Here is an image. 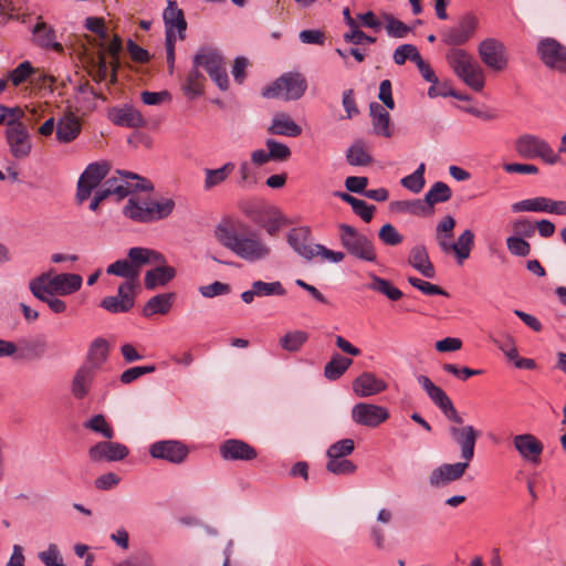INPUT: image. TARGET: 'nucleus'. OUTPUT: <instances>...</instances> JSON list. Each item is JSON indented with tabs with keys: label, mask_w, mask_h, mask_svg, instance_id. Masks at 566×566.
<instances>
[{
	"label": "nucleus",
	"mask_w": 566,
	"mask_h": 566,
	"mask_svg": "<svg viewBox=\"0 0 566 566\" xmlns=\"http://www.w3.org/2000/svg\"><path fill=\"white\" fill-rule=\"evenodd\" d=\"M213 234L223 248L248 262L264 260L271 253V248L260 234L239 219L222 218L214 227Z\"/></svg>",
	"instance_id": "obj_1"
},
{
	"label": "nucleus",
	"mask_w": 566,
	"mask_h": 566,
	"mask_svg": "<svg viewBox=\"0 0 566 566\" xmlns=\"http://www.w3.org/2000/svg\"><path fill=\"white\" fill-rule=\"evenodd\" d=\"M109 172V165L105 161L90 164L77 181L76 188V201L83 203L86 201L95 190L94 197L98 198L101 202L113 196L109 188H105L102 181L106 178ZM116 188L113 189V191Z\"/></svg>",
	"instance_id": "obj_2"
},
{
	"label": "nucleus",
	"mask_w": 566,
	"mask_h": 566,
	"mask_svg": "<svg viewBox=\"0 0 566 566\" xmlns=\"http://www.w3.org/2000/svg\"><path fill=\"white\" fill-rule=\"evenodd\" d=\"M338 229L340 243L348 254L366 262L377 261V253L370 239L346 223H340Z\"/></svg>",
	"instance_id": "obj_3"
},
{
	"label": "nucleus",
	"mask_w": 566,
	"mask_h": 566,
	"mask_svg": "<svg viewBox=\"0 0 566 566\" xmlns=\"http://www.w3.org/2000/svg\"><path fill=\"white\" fill-rule=\"evenodd\" d=\"M175 201L170 198L163 201H153L146 207L140 206L137 200L130 198L124 207L123 213L133 221L149 223L161 220L171 214Z\"/></svg>",
	"instance_id": "obj_4"
},
{
	"label": "nucleus",
	"mask_w": 566,
	"mask_h": 566,
	"mask_svg": "<svg viewBox=\"0 0 566 566\" xmlns=\"http://www.w3.org/2000/svg\"><path fill=\"white\" fill-rule=\"evenodd\" d=\"M307 87L302 73H283L271 85L262 91L266 98H283L285 101L298 99Z\"/></svg>",
	"instance_id": "obj_5"
},
{
	"label": "nucleus",
	"mask_w": 566,
	"mask_h": 566,
	"mask_svg": "<svg viewBox=\"0 0 566 566\" xmlns=\"http://www.w3.org/2000/svg\"><path fill=\"white\" fill-rule=\"evenodd\" d=\"M516 153L526 159L539 157L547 164H555L558 156L547 142L532 134L521 135L514 144Z\"/></svg>",
	"instance_id": "obj_6"
},
{
	"label": "nucleus",
	"mask_w": 566,
	"mask_h": 566,
	"mask_svg": "<svg viewBox=\"0 0 566 566\" xmlns=\"http://www.w3.org/2000/svg\"><path fill=\"white\" fill-rule=\"evenodd\" d=\"M118 172L123 178L112 177L103 182L104 187L109 188V190L117 188L114 191H112V195L116 196L117 201L123 200L129 193L136 191H151L154 189V186L149 180L134 172Z\"/></svg>",
	"instance_id": "obj_7"
},
{
	"label": "nucleus",
	"mask_w": 566,
	"mask_h": 566,
	"mask_svg": "<svg viewBox=\"0 0 566 566\" xmlns=\"http://www.w3.org/2000/svg\"><path fill=\"white\" fill-rule=\"evenodd\" d=\"M536 53L546 67L556 71H566V45L556 39H542L537 43Z\"/></svg>",
	"instance_id": "obj_8"
},
{
	"label": "nucleus",
	"mask_w": 566,
	"mask_h": 566,
	"mask_svg": "<svg viewBox=\"0 0 566 566\" xmlns=\"http://www.w3.org/2000/svg\"><path fill=\"white\" fill-rule=\"evenodd\" d=\"M419 385L426 390L429 398L440 408L444 416L457 424H462L463 419L458 413L451 399L448 395L438 386H436L428 376L420 375L417 378Z\"/></svg>",
	"instance_id": "obj_9"
},
{
	"label": "nucleus",
	"mask_w": 566,
	"mask_h": 566,
	"mask_svg": "<svg viewBox=\"0 0 566 566\" xmlns=\"http://www.w3.org/2000/svg\"><path fill=\"white\" fill-rule=\"evenodd\" d=\"M479 54L482 62L493 71H502L507 67L505 45L497 39L483 40L479 45Z\"/></svg>",
	"instance_id": "obj_10"
},
{
	"label": "nucleus",
	"mask_w": 566,
	"mask_h": 566,
	"mask_svg": "<svg viewBox=\"0 0 566 566\" xmlns=\"http://www.w3.org/2000/svg\"><path fill=\"white\" fill-rule=\"evenodd\" d=\"M123 49V40L116 33L113 35L109 42H102L98 49L97 71H120V69L125 65L120 61Z\"/></svg>",
	"instance_id": "obj_11"
},
{
	"label": "nucleus",
	"mask_w": 566,
	"mask_h": 566,
	"mask_svg": "<svg viewBox=\"0 0 566 566\" xmlns=\"http://www.w3.org/2000/svg\"><path fill=\"white\" fill-rule=\"evenodd\" d=\"M149 453L154 459L166 460L171 463H181L188 457L187 446L177 440H163L153 443Z\"/></svg>",
	"instance_id": "obj_12"
},
{
	"label": "nucleus",
	"mask_w": 566,
	"mask_h": 566,
	"mask_svg": "<svg viewBox=\"0 0 566 566\" xmlns=\"http://www.w3.org/2000/svg\"><path fill=\"white\" fill-rule=\"evenodd\" d=\"M352 418L357 424L375 428L389 418V412L385 407L359 402L353 407Z\"/></svg>",
	"instance_id": "obj_13"
},
{
	"label": "nucleus",
	"mask_w": 566,
	"mask_h": 566,
	"mask_svg": "<svg viewBox=\"0 0 566 566\" xmlns=\"http://www.w3.org/2000/svg\"><path fill=\"white\" fill-rule=\"evenodd\" d=\"M219 452L224 461H252L258 457L254 447L239 439L223 441L219 447Z\"/></svg>",
	"instance_id": "obj_14"
},
{
	"label": "nucleus",
	"mask_w": 566,
	"mask_h": 566,
	"mask_svg": "<svg viewBox=\"0 0 566 566\" xmlns=\"http://www.w3.org/2000/svg\"><path fill=\"white\" fill-rule=\"evenodd\" d=\"M478 19L468 13L463 15L455 27L450 28L443 34V42L450 45H461L465 43L475 32Z\"/></svg>",
	"instance_id": "obj_15"
},
{
	"label": "nucleus",
	"mask_w": 566,
	"mask_h": 566,
	"mask_svg": "<svg viewBox=\"0 0 566 566\" xmlns=\"http://www.w3.org/2000/svg\"><path fill=\"white\" fill-rule=\"evenodd\" d=\"M6 139L14 158L22 159L30 155L32 144L27 126L18 125L17 128H7Z\"/></svg>",
	"instance_id": "obj_16"
},
{
	"label": "nucleus",
	"mask_w": 566,
	"mask_h": 566,
	"mask_svg": "<svg viewBox=\"0 0 566 566\" xmlns=\"http://www.w3.org/2000/svg\"><path fill=\"white\" fill-rule=\"evenodd\" d=\"M129 453L128 448L119 442L102 441L88 449V457L93 462L120 461Z\"/></svg>",
	"instance_id": "obj_17"
},
{
	"label": "nucleus",
	"mask_w": 566,
	"mask_h": 566,
	"mask_svg": "<svg viewBox=\"0 0 566 566\" xmlns=\"http://www.w3.org/2000/svg\"><path fill=\"white\" fill-rule=\"evenodd\" d=\"M449 431L461 449L462 459L470 462L474 457L475 443L480 432L473 426L450 427Z\"/></svg>",
	"instance_id": "obj_18"
},
{
	"label": "nucleus",
	"mask_w": 566,
	"mask_h": 566,
	"mask_svg": "<svg viewBox=\"0 0 566 566\" xmlns=\"http://www.w3.org/2000/svg\"><path fill=\"white\" fill-rule=\"evenodd\" d=\"M513 444L518 454L526 461L538 463L544 446L532 433L517 434L513 438Z\"/></svg>",
	"instance_id": "obj_19"
},
{
	"label": "nucleus",
	"mask_w": 566,
	"mask_h": 566,
	"mask_svg": "<svg viewBox=\"0 0 566 566\" xmlns=\"http://www.w3.org/2000/svg\"><path fill=\"white\" fill-rule=\"evenodd\" d=\"M468 467L469 462L465 460L464 462H457L453 464H442L431 472L429 482L432 486L438 488L452 481H457L463 476Z\"/></svg>",
	"instance_id": "obj_20"
},
{
	"label": "nucleus",
	"mask_w": 566,
	"mask_h": 566,
	"mask_svg": "<svg viewBox=\"0 0 566 566\" xmlns=\"http://www.w3.org/2000/svg\"><path fill=\"white\" fill-rule=\"evenodd\" d=\"M311 229L308 227L293 228L287 234V243L302 258L311 260L315 256L316 244H310Z\"/></svg>",
	"instance_id": "obj_21"
},
{
	"label": "nucleus",
	"mask_w": 566,
	"mask_h": 566,
	"mask_svg": "<svg viewBox=\"0 0 566 566\" xmlns=\"http://www.w3.org/2000/svg\"><path fill=\"white\" fill-rule=\"evenodd\" d=\"M108 118L117 126L140 128L146 126L143 114L133 106L125 105L120 108H113Z\"/></svg>",
	"instance_id": "obj_22"
},
{
	"label": "nucleus",
	"mask_w": 566,
	"mask_h": 566,
	"mask_svg": "<svg viewBox=\"0 0 566 566\" xmlns=\"http://www.w3.org/2000/svg\"><path fill=\"white\" fill-rule=\"evenodd\" d=\"M163 18L166 27V36L168 35V32L175 34V30H177L180 40L186 38L185 32L187 30V21L185 19L184 11L178 8L175 0H168Z\"/></svg>",
	"instance_id": "obj_23"
},
{
	"label": "nucleus",
	"mask_w": 566,
	"mask_h": 566,
	"mask_svg": "<svg viewBox=\"0 0 566 566\" xmlns=\"http://www.w3.org/2000/svg\"><path fill=\"white\" fill-rule=\"evenodd\" d=\"M387 385L373 373H363L353 381V390L358 397H368L384 391Z\"/></svg>",
	"instance_id": "obj_24"
},
{
	"label": "nucleus",
	"mask_w": 566,
	"mask_h": 566,
	"mask_svg": "<svg viewBox=\"0 0 566 566\" xmlns=\"http://www.w3.org/2000/svg\"><path fill=\"white\" fill-rule=\"evenodd\" d=\"M193 66L203 67L206 71H224L226 62L217 49L205 46L195 55Z\"/></svg>",
	"instance_id": "obj_25"
},
{
	"label": "nucleus",
	"mask_w": 566,
	"mask_h": 566,
	"mask_svg": "<svg viewBox=\"0 0 566 566\" xmlns=\"http://www.w3.org/2000/svg\"><path fill=\"white\" fill-rule=\"evenodd\" d=\"M82 126L78 118L73 114H65L56 124V139L60 143L69 144L81 133Z\"/></svg>",
	"instance_id": "obj_26"
},
{
	"label": "nucleus",
	"mask_w": 566,
	"mask_h": 566,
	"mask_svg": "<svg viewBox=\"0 0 566 566\" xmlns=\"http://www.w3.org/2000/svg\"><path fill=\"white\" fill-rule=\"evenodd\" d=\"M108 354V342L104 338H96L91 343L86 359L83 365L98 371L103 364L107 360Z\"/></svg>",
	"instance_id": "obj_27"
},
{
	"label": "nucleus",
	"mask_w": 566,
	"mask_h": 566,
	"mask_svg": "<svg viewBox=\"0 0 566 566\" xmlns=\"http://www.w3.org/2000/svg\"><path fill=\"white\" fill-rule=\"evenodd\" d=\"M409 264L420 272L423 276L432 279L436 275V270L431 263L427 249L422 244L415 245L408 259Z\"/></svg>",
	"instance_id": "obj_28"
},
{
	"label": "nucleus",
	"mask_w": 566,
	"mask_h": 566,
	"mask_svg": "<svg viewBox=\"0 0 566 566\" xmlns=\"http://www.w3.org/2000/svg\"><path fill=\"white\" fill-rule=\"evenodd\" d=\"M33 42L41 48H51L56 52H62L63 46L61 43L55 41V31L52 27L41 21V19L36 22V24L32 29Z\"/></svg>",
	"instance_id": "obj_29"
},
{
	"label": "nucleus",
	"mask_w": 566,
	"mask_h": 566,
	"mask_svg": "<svg viewBox=\"0 0 566 566\" xmlns=\"http://www.w3.org/2000/svg\"><path fill=\"white\" fill-rule=\"evenodd\" d=\"M82 276L74 273L57 274L50 280V287L54 293L69 295L78 291L82 286Z\"/></svg>",
	"instance_id": "obj_30"
},
{
	"label": "nucleus",
	"mask_w": 566,
	"mask_h": 566,
	"mask_svg": "<svg viewBox=\"0 0 566 566\" xmlns=\"http://www.w3.org/2000/svg\"><path fill=\"white\" fill-rule=\"evenodd\" d=\"M96 374V370L85 365H82L76 370L74 378L72 380V394L74 395L75 398L82 399L88 394L91 385Z\"/></svg>",
	"instance_id": "obj_31"
},
{
	"label": "nucleus",
	"mask_w": 566,
	"mask_h": 566,
	"mask_svg": "<svg viewBox=\"0 0 566 566\" xmlns=\"http://www.w3.org/2000/svg\"><path fill=\"white\" fill-rule=\"evenodd\" d=\"M175 298V293L157 294L147 301L142 314L145 317H150L155 314L166 315L170 312Z\"/></svg>",
	"instance_id": "obj_32"
},
{
	"label": "nucleus",
	"mask_w": 566,
	"mask_h": 566,
	"mask_svg": "<svg viewBox=\"0 0 566 566\" xmlns=\"http://www.w3.org/2000/svg\"><path fill=\"white\" fill-rule=\"evenodd\" d=\"M176 276V270L170 266H156L145 273L144 284L149 291L155 290L158 286H165Z\"/></svg>",
	"instance_id": "obj_33"
},
{
	"label": "nucleus",
	"mask_w": 566,
	"mask_h": 566,
	"mask_svg": "<svg viewBox=\"0 0 566 566\" xmlns=\"http://www.w3.org/2000/svg\"><path fill=\"white\" fill-rule=\"evenodd\" d=\"M268 132L272 135L297 137L302 134V128L289 115L282 113L272 119Z\"/></svg>",
	"instance_id": "obj_34"
},
{
	"label": "nucleus",
	"mask_w": 566,
	"mask_h": 566,
	"mask_svg": "<svg viewBox=\"0 0 566 566\" xmlns=\"http://www.w3.org/2000/svg\"><path fill=\"white\" fill-rule=\"evenodd\" d=\"M455 219L448 214L441 219V221L436 227V240L440 247V249L450 253L452 248V239H453V230L455 227Z\"/></svg>",
	"instance_id": "obj_35"
},
{
	"label": "nucleus",
	"mask_w": 566,
	"mask_h": 566,
	"mask_svg": "<svg viewBox=\"0 0 566 566\" xmlns=\"http://www.w3.org/2000/svg\"><path fill=\"white\" fill-rule=\"evenodd\" d=\"M369 111L373 117L375 133L384 137H390L392 135V130L390 128L389 113L376 102L370 103Z\"/></svg>",
	"instance_id": "obj_36"
},
{
	"label": "nucleus",
	"mask_w": 566,
	"mask_h": 566,
	"mask_svg": "<svg viewBox=\"0 0 566 566\" xmlns=\"http://www.w3.org/2000/svg\"><path fill=\"white\" fill-rule=\"evenodd\" d=\"M46 344L42 339H22L19 342L17 358L23 360H34L42 357L45 353Z\"/></svg>",
	"instance_id": "obj_37"
},
{
	"label": "nucleus",
	"mask_w": 566,
	"mask_h": 566,
	"mask_svg": "<svg viewBox=\"0 0 566 566\" xmlns=\"http://www.w3.org/2000/svg\"><path fill=\"white\" fill-rule=\"evenodd\" d=\"M451 196L452 191L447 184L442 181L434 182L423 198V202L428 205L429 214L433 213L434 205L447 202L451 199Z\"/></svg>",
	"instance_id": "obj_38"
},
{
	"label": "nucleus",
	"mask_w": 566,
	"mask_h": 566,
	"mask_svg": "<svg viewBox=\"0 0 566 566\" xmlns=\"http://www.w3.org/2000/svg\"><path fill=\"white\" fill-rule=\"evenodd\" d=\"M449 66L453 71H475L476 62L462 49H453L447 54Z\"/></svg>",
	"instance_id": "obj_39"
},
{
	"label": "nucleus",
	"mask_w": 566,
	"mask_h": 566,
	"mask_svg": "<svg viewBox=\"0 0 566 566\" xmlns=\"http://www.w3.org/2000/svg\"><path fill=\"white\" fill-rule=\"evenodd\" d=\"M422 74L427 82L432 83V85L429 87V91H428V95L430 97L452 96L460 101H469L470 99V97L468 95L458 93L457 91L449 87L446 83L440 85L438 83V77L436 76V73H422Z\"/></svg>",
	"instance_id": "obj_40"
},
{
	"label": "nucleus",
	"mask_w": 566,
	"mask_h": 566,
	"mask_svg": "<svg viewBox=\"0 0 566 566\" xmlns=\"http://www.w3.org/2000/svg\"><path fill=\"white\" fill-rule=\"evenodd\" d=\"M308 333L301 329H295L285 333L280 339L279 344L282 349L289 353H297L302 349L304 344L308 340Z\"/></svg>",
	"instance_id": "obj_41"
},
{
	"label": "nucleus",
	"mask_w": 566,
	"mask_h": 566,
	"mask_svg": "<svg viewBox=\"0 0 566 566\" xmlns=\"http://www.w3.org/2000/svg\"><path fill=\"white\" fill-rule=\"evenodd\" d=\"M369 277L371 282L367 284V289L386 295L390 301H398L402 297V292L394 286L390 281L374 273H369Z\"/></svg>",
	"instance_id": "obj_42"
},
{
	"label": "nucleus",
	"mask_w": 566,
	"mask_h": 566,
	"mask_svg": "<svg viewBox=\"0 0 566 566\" xmlns=\"http://www.w3.org/2000/svg\"><path fill=\"white\" fill-rule=\"evenodd\" d=\"M234 167L235 166L233 163H227L218 169H205V189L210 190L224 182L228 179V177L233 172Z\"/></svg>",
	"instance_id": "obj_43"
},
{
	"label": "nucleus",
	"mask_w": 566,
	"mask_h": 566,
	"mask_svg": "<svg viewBox=\"0 0 566 566\" xmlns=\"http://www.w3.org/2000/svg\"><path fill=\"white\" fill-rule=\"evenodd\" d=\"M353 364V359L334 354L324 367V376L329 380H337Z\"/></svg>",
	"instance_id": "obj_44"
},
{
	"label": "nucleus",
	"mask_w": 566,
	"mask_h": 566,
	"mask_svg": "<svg viewBox=\"0 0 566 566\" xmlns=\"http://www.w3.org/2000/svg\"><path fill=\"white\" fill-rule=\"evenodd\" d=\"M473 245L474 233L470 229H467L459 235L458 240L452 243L451 252L455 254L461 264L463 260L470 256Z\"/></svg>",
	"instance_id": "obj_45"
},
{
	"label": "nucleus",
	"mask_w": 566,
	"mask_h": 566,
	"mask_svg": "<svg viewBox=\"0 0 566 566\" xmlns=\"http://www.w3.org/2000/svg\"><path fill=\"white\" fill-rule=\"evenodd\" d=\"M206 77L203 73H188L181 90L188 99H195L203 93Z\"/></svg>",
	"instance_id": "obj_46"
},
{
	"label": "nucleus",
	"mask_w": 566,
	"mask_h": 566,
	"mask_svg": "<svg viewBox=\"0 0 566 566\" xmlns=\"http://www.w3.org/2000/svg\"><path fill=\"white\" fill-rule=\"evenodd\" d=\"M390 207L397 212H408L419 217L429 216L428 205L423 202V199L394 201L390 203Z\"/></svg>",
	"instance_id": "obj_47"
},
{
	"label": "nucleus",
	"mask_w": 566,
	"mask_h": 566,
	"mask_svg": "<svg viewBox=\"0 0 566 566\" xmlns=\"http://www.w3.org/2000/svg\"><path fill=\"white\" fill-rule=\"evenodd\" d=\"M346 159L352 166H367L373 161L363 140H356L347 150Z\"/></svg>",
	"instance_id": "obj_48"
},
{
	"label": "nucleus",
	"mask_w": 566,
	"mask_h": 566,
	"mask_svg": "<svg viewBox=\"0 0 566 566\" xmlns=\"http://www.w3.org/2000/svg\"><path fill=\"white\" fill-rule=\"evenodd\" d=\"M106 272L112 275L125 277L128 281H135L138 277V271H135L130 260H117L108 265Z\"/></svg>",
	"instance_id": "obj_49"
},
{
	"label": "nucleus",
	"mask_w": 566,
	"mask_h": 566,
	"mask_svg": "<svg viewBox=\"0 0 566 566\" xmlns=\"http://www.w3.org/2000/svg\"><path fill=\"white\" fill-rule=\"evenodd\" d=\"M134 297H126L124 300L117 296H106L102 300L101 306L111 313H125L134 306Z\"/></svg>",
	"instance_id": "obj_50"
},
{
	"label": "nucleus",
	"mask_w": 566,
	"mask_h": 566,
	"mask_svg": "<svg viewBox=\"0 0 566 566\" xmlns=\"http://www.w3.org/2000/svg\"><path fill=\"white\" fill-rule=\"evenodd\" d=\"M549 198L546 197H536L532 199H525L518 202H515L512 206L514 212L521 211H535V212H547Z\"/></svg>",
	"instance_id": "obj_51"
},
{
	"label": "nucleus",
	"mask_w": 566,
	"mask_h": 566,
	"mask_svg": "<svg viewBox=\"0 0 566 566\" xmlns=\"http://www.w3.org/2000/svg\"><path fill=\"white\" fill-rule=\"evenodd\" d=\"M424 164H420L418 168L409 176H406L401 179V185L413 193H419L426 184L424 180Z\"/></svg>",
	"instance_id": "obj_52"
},
{
	"label": "nucleus",
	"mask_w": 566,
	"mask_h": 566,
	"mask_svg": "<svg viewBox=\"0 0 566 566\" xmlns=\"http://www.w3.org/2000/svg\"><path fill=\"white\" fill-rule=\"evenodd\" d=\"M355 450V442L353 439H342L332 446L326 451L328 459L346 458L350 455Z\"/></svg>",
	"instance_id": "obj_53"
},
{
	"label": "nucleus",
	"mask_w": 566,
	"mask_h": 566,
	"mask_svg": "<svg viewBox=\"0 0 566 566\" xmlns=\"http://www.w3.org/2000/svg\"><path fill=\"white\" fill-rule=\"evenodd\" d=\"M326 470L336 475H349L357 470V465L345 458L328 459Z\"/></svg>",
	"instance_id": "obj_54"
},
{
	"label": "nucleus",
	"mask_w": 566,
	"mask_h": 566,
	"mask_svg": "<svg viewBox=\"0 0 566 566\" xmlns=\"http://www.w3.org/2000/svg\"><path fill=\"white\" fill-rule=\"evenodd\" d=\"M83 426L86 429L101 433L106 439H112L114 437V430L102 413L95 415L90 420L84 422Z\"/></svg>",
	"instance_id": "obj_55"
},
{
	"label": "nucleus",
	"mask_w": 566,
	"mask_h": 566,
	"mask_svg": "<svg viewBox=\"0 0 566 566\" xmlns=\"http://www.w3.org/2000/svg\"><path fill=\"white\" fill-rule=\"evenodd\" d=\"M48 280L46 274H42L30 282V291L40 301L46 302L50 296L54 294L52 287H50V281L48 284L44 282Z\"/></svg>",
	"instance_id": "obj_56"
},
{
	"label": "nucleus",
	"mask_w": 566,
	"mask_h": 566,
	"mask_svg": "<svg viewBox=\"0 0 566 566\" xmlns=\"http://www.w3.org/2000/svg\"><path fill=\"white\" fill-rule=\"evenodd\" d=\"M252 287L256 293V296H269V295H285L286 291L281 282L266 283L263 281H255L252 283Z\"/></svg>",
	"instance_id": "obj_57"
},
{
	"label": "nucleus",
	"mask_w": 566,
	"mask_h": 566,
	"mask_svg": "<svg viewBox=\"0 0 566 566\" xmlns=\"http://www.w3.org/2000/svg\"><path fill=\"white\" fill-rule=\"evenodd\" d=\"M126 51H127V54L129 55V59L134 63L146 64L150 61V57H151L150 53L146 49L139 46L132 39L127 40V42H126Z\"/></svg>",
	"instance_id": "obj_58"
},
{
	"label": "nucleus",
	"mask_w": 566,
	"mask_h": 566,
	"mask_svg": "<svg viewBox=\"0 0 566 566\" xmlns=\"http://www.w3.org/2000/svg\"><path fill=\"white\" fill-rule=\"evenodd\" d=\"M265 145L272 160L285 161L291 157V149L285 144L274 139H268Z\"/></svg>",
	"instance_id": "obj_59"
},
{
	"label": "nucleus",
	"mask_w": 566,
	"mask_h": 566,
	"mask_svg": "<svg viewBox=\"0 0 566 566\" xmlns=\"http://www.w3.org/2000/svg\"><path fill=\"white\" fill-rule=\"evenodd\" d=\"M378 237L384 244L390 247L398 245L403 241V237L390 223H386L380 228Z\"/></svg>",
	"instance_id": "obj_60"
},
{
	"label": "nucleus",
	"mask_w": 566,
	"mask_h": 566,
	"mask_svg": "<svg viewBox=\"0 0 566 566\" xmlns=\"http://www.w3.org/2000/svg\"><path fill=\"white\" fill-rule=\"evenodd\" d=\"M385 20L387 21L386 30L390 36L405 38L410 31V28L407 24L391 14H386Z\"/></svg>",
	"instance_id": "obj_61"
},
{
	"label": "nucleus",
	"mask_w": 566,
	"mask_h": 566,
	"mask_svg": "<svg viewBox=\"0 0 566 566\" xmlns=\"http://www.w3.org/2000/svg\"><path fill=\"white\" fill-rule=\"evenodd\" d=\"M127 256L134 265L135 271L139 273L140 268L149 263V249L139 247L130 248Z\"/></svg>",
	"instance_id": "obj_62"
},
{
	"label": "nucleus",
	"mask_w": 566,
	"mask_h": 566,
	"mask_svg": "<svg viewBox=\"0 0 566 566\" xmlns=\"http://www.w3.org/2000/svg\"><path fill=\"white\" fill-rule=\"evenodd\" d=\"M509 251L518 256H527L531 252V244L521 237H509L506 239Z\"/></svg>",
	"instance_id": "obj_63"
},
{
	"label": "nucleus",
	"mask_w": 566,
	"mask_h": 566,
	"mask_svg": "<svg viewBox=\"0 0 566 566\" xmlns=\"http://www.w3.org/2000/svg\"><path fill=\"white\" fill-rule=\"evenodd\" d=\"M39 558L45 566H65L55 544H50L46 551L39 554Z\"/></svg>",
	"instance_id": "obj_64"
}]
</instances>
